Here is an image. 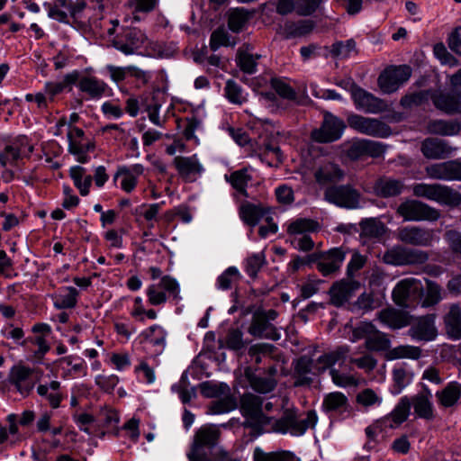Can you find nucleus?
Here are the masks:
<instances>
[{
  "label": "nucleus",
  "mask_w": 461,
  "mask_h": 461,
  "mask_svg": "<svg viewBox=\"0 0 461 461\" xmlns=\"http://www.w3.org/2000/svg\"><path fill=\"white\" fill-rule=\"evenodd\" d=\"M420 150L429 159H441L448 157L453 149L443 140L428 138L421 143Z\"/></svg>",
  "instance_id": "obj_27"
},
{
  "label": "nucleus",
  "mask_w": 461,
  "mask_h": 461,
  "mask_svg": "<svg viewBox=\"0 0 461 461\" xmlns=\"http://www.w3.org/2000/svg\"><path fill=\"white\" fill-rule=\"evenodd\" d=\"M431 393L428 391L427 394H417L411 401L414 411L418 417L425 420L433 419V406L430 401Z\"/></svg>",
  "instance_id": "obj_43"
},
{
  "label": "nucleus",
  "mask_w": 461,
  "mask_h": 461,
  "mask_svg": "<svg viewBox=\"0 0 461 461\" xmlns=\"http://www.w3.org/2000/svg\"><path fill=\"white\" fill-rule=\"evenodd\" d=\"M68 151L76 156L80 163L88 162L90 157L87 152L94 149L93 141L86 137L85 131L77 127H70L68 132Z\"/></svg>",
  "instance_id": "obj_15"
},
{
  "label": "nucleus",
  "mask_w": 461,
  "mask_h": 461,
  "mask_svg": "<svg viewBox=\"0 0 461 461\" xmlns=\"http://www.w3.org/2000/svg\"><path fill=\"white\" fill-rule=\"evenodd\" d=\"M434 105L447 114L461 113V95L449 94H439L433 96Z\"/></svg>",
  "instance_id": "obj_36"
},
{
  "label": "nucleus",
  "mask_w": 461,
  "mask_h": 461,
  "mask_svg": "<svg viewBox=\"0 0 461 461\" xmlns=\"http://www.w3.org/2000/svg\"><path fill=\"white\" fill-rule=\"evenodd\" d=\"M240 409L244 416L260 425H267L272 421L263 413V399L253 393H245L240 399Z\"/></svg>",
  "instance_id": "obj_19"
},
{
  "label": "nucleus",
  "mask_w": 461,
  "mask_h": 461,
  "mask_svg": "<svg viewBox=\"0 0 461 461\" xmlns=\"http://www.w3.org/2000/svg\"><path fill=\"white\" fill-rule=\"evenodd\" d=\"M359 288L360 283L357 280L341 279L335 282L330 289V303L336 307L342 306Z\"/></svg>",
  "instance_id": "obj_20"
},
{
  "label": "nucleus",
  "mask_w": 461,
  "mask_h": 461,
  "mask_svg": "<svg viewBox=\"0 0 461 461\" xmlns=\"http://www.w3.org/2000/svg\"><path fill=\"white\" fill-rule=\"evenodd\" d=\"M167 331L163 327L154 324L140 333V337L152 346L158 348V353H161L166 346Z\"/></svg>",
  "instance_id": "obj_41"
},
{
  "label": "nucleus",
  "mask_w": 461,
  "mask_h": 461,
  "mask_svg": "<svg viewBox=\"0 0 461 461\" xmlns=\"http://www.w3.org/2000/svg\"><path fill=\"white\" fill-rule=\"evenodd\" d=\"M248 332L251 336L259 339H267L272 340H278L280 339V334L277 329L269 322L264 315L257 312L253 314Z\"/></svg>",
  "instance_id": "obj_24"
},
{
  "label": "nucleus",
  "mask_w": 461,
  "mask_h": 461,
  "mask_svg": "<svg viewBox=\"0 0 461 461\" xmlns=\"http://www.w3.org/2000/svg\"><path fill=\"white\" fill-rule=\"evenodd\" d=\"M375 188L378 195L391 197L402 192L403 183L397 179L384 178L376 182Z\"/></svg>",
  "instance_id": "obj_47"
},
{
  "label": "nucleus",
  "mask_w": 461,
  "mask_h": 461,
  "mask_svg": "<svg viewBox=\"0 0 461 461\" xmlns=\"http://www.w3.org/2000/svg\"><path fill=\"white\" fill-rule=\"evenodd\" d=\"M221 431L215 425H203L196 430L187 453L189 461H211L210 452L219 440Z\"/></svg>",
  "instance_id": "obj_4"
},
{
  "label": "nucleus",
  "mask_w": 461,
  "mask_h": 461,
  "mask_svg": "<svg viewBox=\"0 0 461 461\" xmlns=\"http://www.w3.org/2000/svg\"><path fill=\"white\" fill-rule=\"evenodd\" d=\"M427 131L435 135H457L461 131V122L457 120H431L427 124Z\"/></svg>",
  "instance_id": "obj_33"
},
{
  "label": "nucleus",
  "mask_w": 461,
  "mask_h": 461,
  "mask_svg": "<svg viewBox=\"0 0 461 461\" xmlns=\"http://www.w3.org/2000/svg\"><path fill=\"white\" fill-rule=\"evenodd\" d=\"M161 289H165L167 292L168 297H172L176 301L181 299L179 295L180 287L177 281L170 276H164L158 284H152L147 288L148 301L151 305H161L167 302V295Z\"/></svg>",
  "instance_id": "obj_7"
},
{
  "label": "nucleus",
  "mask_w": 461,
  "mask_h": 461,
  "mask_svg": "<svg viewBox=\"0 0 461 461\" xmlns=\"http://www.w3.org/2000/svg\"><path fill=\"white\" fill-rule=\"evenodd\" d=\"M348 126L359 133L375 138H387L391 135V128L376 118L352 114L348 118Z\"/></svg>",
  "instance_id": "obj_8"
},
{
  "label": "nucleus",
  "mask_w": 461,
  "mask_h": 461,
  "mask_svg": "<svg viewBox=\"0 0 461 461\" xmlns=\"http://www.w3.org/2000/svg\"><path fill=\"white\" fill-rule=\"evenodd\" d=\"M21 343L32 353L33 357L38 361H41L50 350V346L46 339L41 335L28 338Z\"/></svg>",
  "instance_id": "obj_46"
},
{
  "label": "nucleus",
  "mask_w": 461,
  "mask_h": 461,
  "mask_svg": "<svg viewBox=\"0 0 461 461\" xmlns=\"http://www.w3.org/2000/svg\"><path fill=\"white\" fill-rule=\"evenodd\" d=\"M351 97L357 109L362 110L365 113L375 114L388 110L385 101L357 86H352Z\"/></svg>",
  "instance_id": "obj_16"
},
{
  "label": "nucleus",
  "mask_w": 461,
  "mask_h": 461,
  "mask_svg": "<svg viewBox=\"0 0 461 461\" xmlns=\"http://www.w3.org/2000/svg\"><path fill=\"white\" fill-rule=\"evenodd\" d=\"M174 165L179 176L186 182L195 181L203 171V167L195 154L190 157H176Z\"/></svg>",
  "instance_id": "obj_21"
},
{
  "label": "nucleus",
  "mask_w": 461,
  "mask_h": 461,
  "mask_svg": "<svg viewBox=\"0 0 461 461\" xmlns=\"http://www.w3.org/2000/svg\"><path fill=\"white\" fill-rule=\"evenodd\" d=\"M397 213L405 221H435L439 219V210L419 200H406L397 208Z\"/></svg>",
  "instance_id": "obj_5"
},
{
  "label": "nucleus",
  "mask_w": 461,
  "mask_h": 461,
  "mask_svg": "<svg viewBox=\"0 0 461 461\" xmlns=\"http://www.w3.org/2000/svg\"><path fill=\"white\" fill-rule=\"evenodd\" d=\"M225 178L239 193L247 195V185L252 179L247 168L236 170L229 176L226 175Z\"/></svg>",
  "instance_id": "obj_53"
},
{
  "label": "nucleus",
  "mask_w": 461,
  "mask_h": 461,
  "mask_svg": "<svg viewBox=\"0 0 461 461\" xmlns=\"http://www.w3.org/2000/svg\"><path fill=\"white\" fill-rule=\"evenodd\" d=\"M322 408L327 412L340 413L348 410V401L344 393L332 392L325 395Z\"/></svg>",
  "instance_id": "obj_40"
},
{
  "label": "nucleus",
  "mask_w": 461,
  "mask_h": 461,
  "mask_svg": "<svg viewBox=\"0 0 461 461\" xmlns=\"http://www.w3.org/2000/svg\"><path fill=\"white\" fill-rule=\"evenodd\" d=\"M260 55H253L249 46L245 50L240 49L237 54V64L240 70L247 74H254L257 71L258 59Z\"/></svg>",
  "instance_id": "obj_49"
},
{
  "label": "nucleus",
  "mask_w": 461,
  "mask_h": 461,
  "mask_svg": "<svg viewBox=\"0 0 461 461\" xmlns=\"http://www.w3.org/2000/svg\"><path fill=\"white\" fill-rule=\"evenodd\" d=\"M264 214L265 212L261 206L249 202L243 203L240 207V216L241 220L252 227L259 222Z\"/></svg>",
  "instance_id": "obj_45"
},
{
  "label": "nucleus",
  "mask_w": 461,
  "mask_h": 461,
  "mask_svg": "<svg viewBox=\"0 0 461 461\" xmlns=\"http://www.w3.org/2000/svg\"><path fill=\"white\" fill-rule=\"evenodd\" d=\"M249 18V14L244 9L237 8L232 10L229 14L228 25L229 28L234 32H240L247 23Z\"/></svg>",
  "instance_id": "obj_58"
},
{
  "label": "nucleus",
  "mask_w": 461,
  "mask_h": 461,
  "mask_svg": "<svg viewBox=\"0 0 461 461\" xmlns=\"http://www.w3.org/2000/svg\"><path fill=\"white\" fill-rule=\"evenodd\" d=\"M411 406V400L407 396L402 397L394 409L388 415L381 419L379 423L384 428H398L408 419Z\"/></svg>",
  "instance_id": "obj_26"
},
{
  "label": "nucleus",
  "mask_w": 461,
  "mask_h": 461,
  "mask_svg": "<svg viewBox=\"0 0 461 461\" xmlns=\"http://www.w3.org/2000/svg\"><path fill=\"white\" fill-rule=\"evenodd\" d=\"M69 173L80 194L83 196L87 195L93 181L92 176L85 175L86 169L80 166L72 167Z\"/></svg>",
  "instance_id": "obj_48"
},
{
  "label": "nucleus",
  "mask_w": 461,
  "mask_h": 461,
  "mask_svg": "<svg viewBox=\"0 0 461 461\" xmlns=\"http://www.w3.org/2000/svg\"><path fill=\"white\" fill-rule=\"evenodd\" d=\"M144 167L140 164H135L131 167H120L115 175L114 181H119L120 187L126 193H131L138 182V178L143 174Z\"/></svg>",
  "instance_id": "obj_25"
},
{
  "label": "nucleus",
  "mask_w": 461,
  "mask_h": 461,
  "mask_svg": "<svg viewBox=\"0 0 461 461\" xmlns=\"http://www.w3.org/2000/svg\"><path fill=\"white\" fill-rule=\"evenodd\" d=\"M253 461H295V456L286 450L265 452L257 447L253 451Z\"/></svg>",
  "instance_id": "obj_50"
},
{
  "label": "nucleus",
  "mask_w": 461,
  "mask_h": 461,
  "mask_svg": "<svg viewBox=\"0 0 461 461\" xmlns=\"http://www.w3.org/2000/svg\"><path fill=\"white\" fill-rule=\"evenodd\" d=\"M103 0H78L72 14L71 25L95 32L103 27Z\"/></svg>",
  "instance_id": "obj_3"
},
{
  "label": "nucleus",
  "mask_w": 461,
  "mask_h": 461,
  "mask_svg": "<svg viewBox=\"0 0 461 461\" xmlns=\"http://www.w3.org/2000/svg\"><path fill=\"white\" fill-rule=\"evenodd\" d=\"M447 333L454 339H461V309L453 304L444 318Z\"/></svg>",
  "instance_id": "obj_38"
},
{
  "label": "nucleus",
  "mask_w": 461,
  "mask_h": 461,
  "mask_svg": "<svg viewBox=\"0 0 461 461\" xmlns=\"http://www.w3.org/2000/svg\"><path fill=\"white\" fill-rule=\"evenodd\" d=\"M224 90L226 97L232 104H242L247 101L242 87L234 80H228Z\"/></svg>",
  "instance_id": "obj_59"
},
{
  "label": "nucleus",
  "mask_w": 461,
  "mask_h": 461,
  "mask_svg": "<svg viewBox=\"0 0 461 461\" xmlns=\"http://www.w3.org/2000/svg\"><path fill=\"white\" fill-rule=\"evenodd\" d=\"M145 34L136 28L127 29L113 40V47L125 55H132L145 43Z\"/></svg>",
  "instance_id": "obj_17"
},
{
  "label": "nucleus",
  "mask_w": 461,
  "mask_h": 461,
  "mask_svg": "<svg viewBox=\"0 0 461 461\" xmlns=\"http://www.w3.org/2000/svg\"><path fill=\"white\" fill-rule=\"evenodd\" d=\"M345 124L339 118L327 113L321 126L312 131V139L317 142L328 143L338 140L342 136Z\"/></svg>",
  "instance_id": "obj_14"
},
{
  "label": "nucleus",
  "mask_w": 461,
  "mask_h": 461,
  "mask_svg": "<svg viewBox=\"0 0 461 461\" xmlns=\"http://www.w3.org/2000/svg\"><path fill=\"white\" fill-rule=\"evenodd\" d=\"M60 386L59 381H51L50 384L38 385L37 393L40 396L45 398L52 408L56 409L60 405L63 399Z\"/></svg>",
  "instance_id": "obj_39"
},
{
  "label": "nucleus",
  "mask_w": 461,
  "mask_h": 461,
  "mask_svg": "<svg viewBox=\"0 0 461 461\" xmlns=\"http://www.w3.org/2000/svg\"><path fill=\"white\" fill-rule=\"evenodd\" d=\"M434 231L419 226H406L398 229L397 238L405 244L428 247L433 242Z\"/></svg>",
  "instance_id": "obj_18"
},
{
  "label": "nucleus",
  "mask_w": 461,
  "mask_h": 461,
  "mask_svg": "<svg viewBox=\"0 0 461 461\" xmlns=\"http://www.w3.org/2000/svg\"><path fill=\"white\" fill-rule=\"evenodd\" d=\"M347 158L352 161L365 158H379L385 152V145L370 140H353L344 145Z\"/></svg>",
  "instance_id": "obj_9"
},
{
  "label": "nucleus",
  "mask_w": 461,
  "mask_h": 461,
  "mask_svg": "<svg viewBox=\"0 0 461 461\" xmlns=\"http://www.w3.org/2000/svg\"><path fill=\"white\" fill-rule=\"evenodd\" d=\"M408 334L415 340L429 341L437 336L435 327V315L429 314L420 317L416 321L411 324Z\"/></svg>",
  "instance_id": "obj_22"
},
{
  "label": "nucleus",
  "mask_w": 461,
  "mask_h": 461,
  "mask_svg": "<svg viewBox=\"0 0 461 461\" xmlns=\"http://www.w3.org/2000/svg\"><path fill=\"white\" fill-rule=\"evenodd\" d=\"M442 293L443 289L438 284L428 281L422 306L429 307L438 303L442 300Z\"/></svg>",
  "instance_id": "obj_61"
},
{
  "label": "nucleus",
  "mask_w": 461,
  "mask_h": 461,
  "mask_svg": "<svg viewBox=\"0 0 461 461\" xmlns=\"http://www.w3.org/2000/svg\"><path fill=\"white\" fill-rule=\"evenodd\" d=\"M330 53L334 57L347 59L357 53L356 42L353 40H348L345 42L339 41L334 43Z\"/></svg>",
  "instance_id": "obj_63"
},
{
  "label": "nucleus",
  "mask_w": 461,
  "mask_h": 461,
  "mask_svg": "<svg viewBox=\"0 0 461 461\" xmlns=\"http://www.w3.org/2000/svg\"><path fill=\"white\" fill-rule=\"evenodd\" d=\"M318 417L314 411L301 413L297 409H286L278 420H272L273 431L290 434L293 437L303 436L309 429H313Z\"/></svg>",
  "instance_id": "obj_1"
},
{
  "label": "nucleus",
  "mask_w": 461,
  "mask_h": 461,
  "mask_svg": "<svg viewBox=\"0 0 461 461\" xmlns=\"http://www.w3.org/2000/svg\"><path fill=\"white\" fill-rule=\"evenodd\" d=\"M330 375L332 382L339 387L357 386L359 382L355 375L346 374L336 368H330Z\"/></svg>",
  "instance_id": "obj_60"
},
{
  "label": "nucleus",
  "mask_w": 461,
  "mask_h": 461,
  "mask_svg": "<svg viewBox=\"0 0 461 461\" xmlns=\"http://www.w3.org/2000/svg\"><path fill=\"white\" fill-rule=\"evenodd\" d=\"M355 339H366V348L371 351H383L390 347L387 336L379 331L371 322H361L353 330Z\"/></svg>",
  "instance_id": "obj_10"
},
{
  "label": "nucleus",
  "mask_w": 461,
  "mask_h": 461,
  "mask_svg": "<svg viewBox=\"0 0 461 461\" xmlns=\"http://www.w3.org/2000/svg\"><path fill=\"white\" fill-rule=\"evenodd\" d=\"M428 259L427 252L402 246H395L384 255V261L394 266L422 264Z\"/></svg>",
  "instance_id": "obj_11"
},
{
  "label": "nucleus",
  "mask_w": 461,
  "mask_h": 461,
  "mask_svg": "<svg viewBox=\"0 0 461 461\" xmlns=\"http://www.w3.org/2000/svg\"><path fill=\"white\" fill-rule=\"evenodd\" d=\"M76 9V3L71 0H54L49 5L48 15L59 23L71 24L72 14Z\"/></svg>",
  "instance_id": "obj_30"
},
{
  "label": "nucleus",
  "mask_w": 461,
  "mask_h": 461,
  "mask_svg": "<svg viewBox=\"0 0 461 461\" xmlns=\"http://www.w3.org/2000/svg\"><path fill=\"white\" fill-rule=\"evenodd\" d=\"M348 352V347L341 346L330 352L325 353L318 357L316 368L319 371H324L329 367H332L335 364L343 362Z\"/></svg>",
  "instance_id": "obj_37"
},
{
  "label": "nucleus",
  "mask_w": 461,
  "mask_h": 461,
  "mask_svg": "<svg viewBox=\"0 0 461 461\" xmlns=\"http://www.w3.org/2000/svg\"><path fill=\"white\" fill-rule=\"evenodd\" d=\"M423 294V286L419 279L404 278L397 283L393 290V302L402 307H410Z\"/></svg>",
  "instance_id": "obj_6"
},
{
  "label": "nucleus",
  "mask_w": 461,
  "mask_h": 461,
  "mask_svg": "<svg viewBox=\"0 0 461 461\" xmlns=\"http://www.w3.org/2000/svg\"><path fill=\"white\" fill-rule=\"evenodd\" d=\"M78 291L72 286L64 287L55 295L54 306L57 309H69L77 304Z\"/></svg>",
  "instance_id": "obj_51"
},
{
  "label": "nucleus",
  "mask_w": 461,
  "mask_h": 461,
  "mask_svg": "<svg viewBox=\"0 0 461 461\" xmlns=\"http://www.w3.org/2000/svg\"><path fill=\"white\" fill-rule=\"evenodd\" d=\"M425 171L431 179L449 181L448 161L431 164L425 167Z\"/></svg>",
  "instance_id": "obj_64"
},
{
  "label": "nucleus",
  "mask_w": 461,
  "mask_h": 461,
  "mask_svg": "<svg viewBox=\"0 0 461 461\" xmlns=\"http://www.w3.org/2000/svg\"><path fill=\"white\" fill-rule=\"evenodd\" d=\"M345 256L346 254L342 249L335 248L329 250L322 256L317 265L319 271L321 272L323 276H329L337 272L340 268Z\"/></svg>",
  "instance_id": "obj_28"
},
{
  "label": "nucleus",
  "mask_w": 461,
  "mask_h": 461,
  "mask_svg": "<svg viewBox=\"0 0 461 461\" xmlns=\"http://www.w3.org/2000/svg\"><path fill=\"white\" fill-rule=\"evenodd\" d=\"M32 373L29 367L15 366L10 371L9 381L22 394H28L33 387Z\"/></svg>",
  "instance_id": "obj_29"
},
{
  "label": "nucleus",
  "mask_w": 461,
  "mask_h": 461,
  "mask_svg": "<svg viewBox=\"0 0 461 461\" xmlns=\"http://www.w3.org/2000/svg\"><path fill=\"white\" fill-rule=\"evenodd\" d=\"M245 376L252 389L260 393H270L276 385L275 379L270 377H258L254 375L252 369L249 367L245 369Z\"/></svg>",
  "instance_id": "obj_44"
},
{
  "label": "nucleus",
  "mask_w": 461,
  "mask_h": 461,
  "mask_svg": "<svg viewBox=\"0 0 461 461\" xmlns=\"http://www.w3.org/2000/svg\"><path fill=\"white\" fill-rule=\"evenodd\" d=\"M416 197L424 198L447 207H457L461 204V194L451 186L433 183H416L411 186Z\"/></svg>",
  "instance_id": "obj_2"
},
{
  "label": "nucleus",
  "mask_w": 461,
  "mask_h": 461,
  "mask_svg": "<svg viewBox=\"0 0 461 461\" xmlns=\"http://www.w3.org/2000/svg\"><path fill=\"white\" fill-rule=\"evenodd\" d=\"M77 80L78 89L89 99H100L108 89L107 84L95 77H83Z\"/></svg>",
  "instance_id": "obj_31"
},
{
  "label": "nucleus",
  "mask_w": 461,
  "mask_h": 461,
  "mask_svg": "<svg viewBox=\"0 0 461 461\" xmlns=\"http://www.w3.org/2000/svg\"><path fill=\"white\" fill-rule=\"evenodd\" d=\"M315 27L312 20L286 21L283 32L287 39L303 37L310 34Z\"/></svg>",
  "instance_id": "obj_35"
},
{
  "label": "nucleus",
  "mask_w": 461,
  "mask_h": 461,
  "mask_svg": "<svg viewBox=\"0 0 461 461\" xmlns=\"http://www.w3.org/2000/svg\"><path fill=\"white\" fill-rule=\"evenodd\" d=\"M421 356V349L411 345H400L387 352V358L390 360L399 358L418 359Z\"/></svg>",
  "instance_id": "obj_55"
},
{
  "label": "nucleus",
  "mask_w": 461,
  "mask_h": 461,
  "mask_svg": "<svg viewBox=\"0 0 461 461\" xmlns=\"http://www.w3.org/2000/svg\"><path fill=\"white\" fill-rule=\"evenodd\" d=\"M344 176V170L338 164L328 160L320 163L314 171L315 181L320 185L340 182Z\"/></svg>",
  "instance_id": "obj_23"
},
{
  "label": "nucleus",
  "mask_w": 461,
  "mask_h": 461,
  "mask_svg": "<svg viewBox=\"0 0 461 461\" xmlns=\"http://www.w3.org/2000/svg\"><path fill=\"white\" fill-rule=\"evenodd\" d=\"M225 347L228 349L239 351L245 348L247 342L243 339V332L239 328H231L228 330L224 339Z\"/></svg>",
  "instance_id": "obj_56"
},
{
  "label": "nucleus",
  "mask_w": 461,
  "mask_h": 461,
  "mask_svg": "<svg viewBox=\"0 0 461 461\" xmlns=\"http://www.w3.org/2000/svg\"><path fill=\"white\" fill-rule=\"evenodd\" d=\"M262 161H266L269 167L276 166L283 159L282 152L277 145L270 142L263 143V152L260 154Z\"/></svg>",
  "instance_id": "obj_57"
},
{
  "label": "nucleus",
  "mask_w": 461,
  "mask_h": 461,
  "mask_svg": "<svg viewBox=\"0 0 461 461\" xmlns=\"http://www.w3.org/2000/svg\"><path fill=\"white\" fill-rule=\"evenodd\" d=\"M411 76L410 66L402 65L386 68L378 77V86L384 94L395 92Z\"/></svg>",
  "instance_id": "obj_13"
},
{
  "label": "nucleus",
  "mask_w": 461,
  "mask_h": 461,
  "mask_svg": "<svg viewBox=\"0 0 461 461\" xmlns=\"http://www.w3.org/2000/svg\"><path fill=\"white\" fill-rule=\"evenodd\" d=\"M378 318L380 321L391 329H401L411 324L410 317L403 312L387 308L382 310Z\"/></svg>",
  "instance_id": "obj_32"
},
{
  "label": "nucleus",
  "mask_w": 461,
  "mask_h": 461,
  "mask_svg": "<svg viewBox=\"0 0 461 461\" xmlns=\"http://www.w3.org/2000/svg\"><path fill=\"white\" fill-rule=\"evenodd\" d=\"M78 73L74 71L67 74L61 81H48L44 85L43 91L49 101L52 103L57 95L61 94L67 86H71L77 83Z\"/></svg>",
  "instance_id": "obj_34"
},
{
  "label": "nucleus",
  "mask_w": 461,
  "mask_h": 461,
  "mask_svg": "<svg viewBox=\"0 0 461 461\" xmlns=\"http://www.w3.org/2000/svg\"><path fill=\"white\" fill-rule=\"evenodd\" d=\"M436 396L442 406L452 407L461 398V384L457 382H451L442 391L438 392Z\"/></svg>",
  "instance_id": "obj_42"
},
{
  "label": "nucleus",
  "mask_w": 461,
  "mask_h": 461,
  "mask_svg": "<svg viewBox=\"0 0 461 461\" xmlns=\"http://www.w3.org/2000/svg\"><path fill=\"white\" fill-rule=\"evenodd\" d=\"M319 227L318 222L305 218H300L292 221L287 227V232L289 235L301 236L305 235L308 232L315 231Z\"/></svg>",
  "instance_id": "obj_54"
},
{
  "label": "nucleus",
  "mask_w": 461,
  "mask_h": 461,
  "mask_svg": "<svg viewBox=\"0 0 461 461\" xmlns=\"http://www.w3.org/2000/svg\"><path fill=\"white\" fill-rule=\"evenodd\" d=\"M412 374L404 367H395L393 370V392L400 393L411 381Z\"/></svg>",
  "instance_id": "obj_62"
},
{
  "label": "nucleus",
  "mask_w": 461,
  "mask_h": 461,
  "mask_svg": "<svg viewBox=\"0 0 461 461\" xmlns=\"http://www.w3.org/2000/svg\"><path fill=\"white\" fill-rule=\"evenodd\" d=\"M327 202L348 209L359 206L360 194L349 185H332L324 192Z\"/></svg>",
  "instance_id": "obj_12"
},
{
  "label": "nucleus",
  "mask_w": 461,
  "mask_h": 461,
  "mask_svg": "<svg viewBox=\"0 0 461 461\" xmlns=\"http://www.w3.org/2000/svg\"><path fill=\"white\" fill-rule=\"evenodd\" d=\"M361 237L373 239L379 238L385 232L384 224L375 218L366 219L360 222Z\"/></svg>",
  "instance_id": "obj_52"
}]
</instances>
